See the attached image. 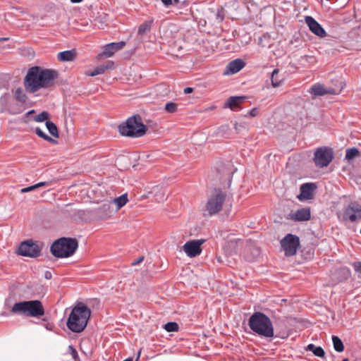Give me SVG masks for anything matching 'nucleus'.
<instances>
[{
  "instance_id": "obj_1",
  "label": "nucleus",
  "mask_w": 361,
  "mask_h": 361,
  "mask_svg": "<svg viewBox=\"0 0 361 361\" xmlns=\"http://www.w3.org/2000/svg\"><path fill=\"white\" fill-rule=\"evenodd\" d=\"M57 77L58 73L55 70L32 66L28 69L23 83L29 92L35 93L41 89L51 86Z\"/></svg>"
},
{
  "instance_id": "obj_2",
  "label": "nucleus",
  "mask_w": 361,
  "mask_h": 361,
  "mask_svg": "<svg viewBox=\"0 0 361 361\" xmlns=\"http://www.w3.org/2000/svg\"><path fill=\"white\" fill-rule=\"evenodd\" d=\"M90 316V309L84 303L78 302L72 309L66 326L71 331L80 333L87 326Z\"/></svg>"
},
{
  "instance_id": "obj_3",
  "label": "nucleus",
  "mask_w": 361,
  "mask_h": 361,
  "mask_svg": "<svg viewBox=\"0 0 361 361\" xmlns=\"http://www.w3.org/2000/svg\"><path fill=\"white\" fill-rule=\"evenodd\" d=\"M250 329L257 335L265 338H271L274 335L273 324L265 314L256 312L248 320Z\"/></svg>"
},
{
  "instance_id": "obj_4",
  "label": "nucleus",
  "mask_w": 361,
  "mask_h": 361,
  "mask_svg": "<svg viewBox=\"0 0 361 361\" xmlns=\"http://www.w3.org/2000/svg\"><path fill=\"white\" fill-rule=\"evenodd\" d=\"M78 247V240L71 238H60L51 244L50 252L56 258H67L75 252Z\"/></svg>"
},
{
  "instance_id": "obj_5",
  "label": "nucleus",
  "mask_w": 361,
  "mask_h": 361,
  "mask_svg": "<svg viewBox=\"0 0 361 361\" xmlns=\"http://www.w3.org/2000/svg\"><path fill=\"white\" fill-rule=\"evenodd\" d=\"M118 130L123 136L140 137L145 135L146 127L140 116L130 117L126 123L119 125Z\"/></svg>"
},
{
  "instance_id": "obj_6",
  "label": "nucleus",
  "mask_w": 361,
  "mask_h": 361,
  "mask_svg": "<svg viewBox=\"0 0 361 361\" xmlns=\"http://www.w3.org/2000/svg\"><path fill=\"white\" fill-rule=\"evenodd\" d=\"M11 312L33 317H39L44 314L43 305L37 300L16 302L11 308Z\"/></svg>"
},
{
  "instance_id": "obj_7",
  "label": "nucleus",
  "mask_w": 361,
  "mask_h": 361,
  "mask_svg": "<svg viewBox=\"0 0 361 361\" xmlns=\"http://www.w3.org/2000/svg\"><path fill=\"white\" fill-rule=\"evenodd\" d=\"M225 200V193L220 190H215V191L209 196L205 206V209L208 214L213 216L219 213L223 207Z\"/></svg>"
},
{
  "instance_id": "obj_8",
  "label": "nucleus",
  "mask_w": 361,
  "mask_h": 361,
  "mask_svg": "<svg viewBox=\"0 0 361 361\" xmlns=\"http://www.w3.org/2000/svg\"><path fill=\"white\" fill-rule=\"evenodd\" d=\"M338 218L341 221L345 223L354 224L361 221V204L356 202H350L343 209Z\"/></svg>"
},
{
  "instance_id": "obj_9",
  "label": "nucleus",
  "mask_w": 361,
  "mask_h": 361,
  "mask_svg": "<svg viewBox=\"0 0 361 361\" xmlns=\"http://www.w3.org/2000/svg\"><path fill=\"white\" fill-rule=\"evenodd\" d=\"M280 243L285 255L290 257L296 254L297 250L300 247V239L297 235L288 233L281 240Z\"/></svg>"
},
{
  "instance_id": "obj_10",
  "label": "nucleus",
  "mask_w": 361,
  "mask_h": 361,
  "mask_svg": "<svg viewBox=\"0 0 361 361\" xmlns=\"http://www.w3.org/2000/svg\"><path fill=\"white\" fill-rule=\"evenodd\" d=\"M40 251V247L32 240H27L21 243L18 249V255L29 257L39 256Z\"/></svg>"
},
{
  "instance_id": "obj_11",
  "label": "nucleus",
  "mask_w": 361,
  "mask_h": 361,
  "mask_svg": "<svg viewBox=\"0 0 361 361\" xmlns=\"http://www.w3.org/2000/svg\"><path fill=\"white\" fill-rule=\"evenodd\" d=\"M333 159L331 149L327 147H321L314 152V161L316 166L322 168L327 166Z\"/></svg>"
},
{
  "instance_id": "obj_12",
  "label": "nucleus",
  "mask_w": 361,
  "mask_h": 361,
  "mask_svg": "<svg viewBox=\"0 0 361 361\" xmlns=\"http://www.w3.org/2000/svg\"><path fill=\"white\" fill-rule=\"evenodd\" d=\"M204 239L192 240L186 242L183 246V250L190 257L199 255L202 252L201 245L205 243Z\"/></svg>"
},
{
  "instance_id": "obj_13",
  "label": "nucleus",
  "mask_w": 361,
  "mask_h": 361,
  "mask_svg": "<svg viewBox=\"0 0 361 361\" xmlns=\"http://www.w3.org/2000/svg\"><path fill=\"white\" fill-rule=\"evenodd\" d=\"M343 85H341L340 89L336 90L332 87H326L324 85L316 83L311 86L309 92L314 97L324 96L326 94H338L343 88Z\"/></svg>"
},
{
  "instance_id": "obj_14",
  "label": "nucleus",
  "mask_w": 361,
  "mask_h": 361,
  "mask_svg": "<svg viewBox=\"0 0 361 361\" xmlns=\"http://www.w3.org/2000/svg\"><path fill=\"white\" fill-rule=\"evenodd\" d=\"M126 46V42H111L102 47V56L105 58L111 57L116 52L122 49Z\"/></svg>"
},
{
  "instance_id": "obj_15",
  "label": "nucleus",
  "mask_w": 361,
  "mask_h": 361,
  "mask_svg": "<svg viewBox=\"0 0 361 361\" xmlns=\"http://www.w3.org/2000/svg\"><path fill=\"white\" fill-rule=\"evenodd\" d=\"M306 24L308 25L310 31L319 37H324L326 32L322 25L312 16H306L305 18Z\"/></svg>"
},
{
  "instance_id": "obj_16",
  "label": "nucleus",
  "mask_w": 361,
  "mask_h": 361,
  "mask_svg": "<svg viewBox=\"0 0 361 361\" xmlns=\"http://www.w3.org/2000/svg\"><path fill=\"white\" fill-rule=\"evenodd\" d=\"M114 212H116L115 209L112 208L111 202L103 203L95 210L97 216L102 220L109 218Z\"/></svg>"
},
{
  "instance_id": "obj_17",
  "label": "nucleus",
  "mask_w": 361,
  "mask_h": 361,
  "mask_svg": "<svg viewBox=\"0 0 361 361\" xmlns=\"http://www.w3.org/2000/svg\"><path fill=\"white\" fill-rule=\"evenodd\" d=\"M245 66V63L240 59H236L235 60L231 61L228 63L226 67L224 74L226 75H233L240 70H242Z\"/></svg>"
},
{
  "instance_id": "obj_18",
  "label": "nucleus",
  "mask_w": 361,
  "mask_h": 361,
  "mask_svg": "<svg viewBox=\"0 0 361 361\" xmlns=\"http://www.w3.org/2000/svg\"><path fill=\"white\" fill-rule=\"evenodd\" d=\"M314 183H305L300 186V194L298 195L300 200H306L312 198L313 191L315 189Z\"/></svg>"
},
{
  "instance_id": "obj_19",
  "label": "nucleus",
  "mask_w": 361,
  "mask_h": 361,
  "mask_svg": "<svg viewBox=\"0 0 361 361\" xmlns=\"http://www.w3.org/2000/svg\"><path fill=\"white\" fill-rule=\"evenodd\" d=\"M311 214L309 208H302L290 214V219L297 221H305L310 219Z\"/></svg>"
},
{
  "instance_id": "obj_20",
  "label": "nucleus",
  "mask_w": 361,
  "mask_h": 361,
  "mask_svg": "<svg viewBox=\"0 0 361 361\" xmlns=\"http://www.w3.org/2000/svg\"><path fill=\"white\" fill-rule=\"evenodd\" d=\"M75 50H67L59 52L57 55V59L59 61L62 62L72 61L75 58Z\"/></svg>"
},
{
  "instance_id": "obj_21",
  "label": "nucleus",
  "mask_w": 361,
  "mask_h": 361,
  "mask_svg": "<svg viewBox=\"0 0 361 361\" xmlns=\"http://www.w3.org/2000/svg\"><path fill=\"white\" fill-rule=\"evenodd\" d=\"M13 94L15 99L21 104H25L28 100L27 94L22 87L13 90Z\"/></svg>"
},
{
  "instance_id": "obj_22",
  "label": "nucleus",
  "mask_w": 361,
  "mask_h": 361,
  "mask_svg": "<svg viewBox=\"0 0 361 361\" xmlns=\"http://www.w3.org/2000/svg\"><path fill=\"white\" fill-rule=\"evenodd\" d=\"M245 99V97H231L228 99L226 106L234 110L239 106L240 104L242 103Z\"/></svg>"
},
{
  "instance_id": "obj_23",
  "label": "nucleus",
  "mask_w": 361,
  "mask_h": 361,
  "mask_svg": "<svg viewBox=\"0 0 361 361\" xmlns=\"http://www.w3.org/2000/svg\"><path fill=\"white\" fill-rule=\"evenodd\" d=\"M128 201V195L123 194L118 197L112 199L110 202L112 204L116 205L115 212L119 210L121 207H123Z\"/></svg>"
},
{
  "instance_id": "obj_24",
  "label": "nucleus",
  "mask_w": 361,
  "mask_h": 361,
  "mask_svg": "<svg viewBox=\"0 0 361 361\" xmlns=\"http://www.w3.org/2000/svg\"><path fill=\"white\" fill-rule=\"evenodd\" d=\"M279 70L276 68L271 73V82L273 87H278L283 82V78L279 76Z\"/></svg>"
},
{
  "instance_id": "obj_25",
  "label": "nucleus",
  "mask_w": 361,
  "mask_h": 361,
  "mask_svg": "<svg viewBox=\"0 0 361 361\" xmlns=\"http://www.w3.org/2000/svg\"><path fill=\"white\" fill-rule=\"evenodd\" d=\"M307 350L312 351L315 356L319 357H324L325 355V352L322 347L316 346L312 343L307 346Z\"/></svg>"
},
{
  "instance_id": "obj_26",
  "label": "nucleus",
  "mask_w": 361,
  "mask_h": 361,
  "mask_svg": "<svg viewBox=\"0 0 361 361\" xmlns=\"http://www.w3.org/2000/svg\"><path fill=\"white\" fill-rule=\"evenodd\" d=\"M360 151L356 147L348 148L345 151V159L348 161H350L355 157H357L360 156Z\"/></svg>"
},
{
  "instance_id": "obj_27",
  "label": "nucleus",
  "mask_w": 361,
  "mask_h": 361,
  "mask_svg": "<svg viewBox=\"0 0 361 361\" xmlns=\"http://www.w3.org/2000/svg\"><path fill=\"white\" fill-rule=\"evenodd\" d=\"M332 341L334 348L336 351L341 353L344 350V345L343 341L336 336H332Z\"/></svg>"
},
{
  "instance_id": "obj_28",
  "label": "nucleus",
  "mask_w": 361,
  "mask_h": 361,
  "mask_svg": "<svg viewBox=\"0 0 361 361\" xmlns=\"http://www.w3.org/2000/svg\"><path fill=\"white\" fill-rule=\"evenodd\" d=\"M152 20L145 21L143 23H142L138 27V35H143L144 34L149 31L152 27Z\"/></svg>"
},
{
  "instance_id": "obj_29",
  "label": "nucleus",
  "mask_w": 361,
  "mask_h": 361,
  "mask_svg": "<svg viewBox=\"0 0 361 361\" xmlns=\"http://www.w3.org/2000/svg\"><path fill=\"white\" fill-rule=\"evenodd\" d=\"M46 127H47V130H49V133L52 136H54V137H59V131H58V128L55 123H54L53 122H51L50 121H46Z\"/></svg>"
},
{
  "instance_id": "obj_30",
  "label": "nucleus",
  "mask_w": 361,
  "mask_h": 361,
  "mask_svg": "<svg viewBox=\"0 0 361 361\" xmlns=\"http://www.w3.org/2000/svg\"><path fill=\"white\" fill-rule=\"evenodd\" d=\"M35 132L39 137H42L44 140L54 143L56 142V141L53 138L47 135L40 128H35Z\"/></svg>"
},
{
  "instance_id": "obj_31",
  "label": "nucleus",
  "mask_w": 361,
  "mask_h": 361,
  "mask_svg": "<svg viewBox=\"0 0 361 361\" xmlns=\"http://www.w3.org/2000/svg\"><path fill=\"white\" fill-rule=\"evenodd\" d=\"M106 69V66H101L95 68L92 71L87 73L88 76L94 77L98 75L103 74Z\"/></svg>"
},
{
  "instance_id": "obj_32",
  "label": "nucleus",
  "mask_w": 361,
  "mask_h": 361,
  "mask_svg": "<svg viewBox=\"0 0 361 361\" xmlns=\"http://www.w3.org/2000/svg\"><path fill=\"white\" fill-rule=\"evenodd\" d=\"M164 329L168 332L177 331L178 325L176 322H168L164 325Z\"/></svg>"
},
{
  "instance_id": "obj_33",
  "label": "nucleus",
  "mask_w": 361,
  "mask_h": 361,
  "mask_svg": "<svg viewBox=\"0 0 361 361\" xmlns=\"http://www.w3.org/2000/svg\"><path fill=\"white\" fill-rule=\"evenodd\" d=\"M49 118V114L48 112L47 111H42V113L39 114L38 115H37L34 120L36 121V122H43V121H48Z\"/></svg>"
},
{
  "instance_id": "obj_34",
  "label": "nucleus",
  "mask_w": 361,
  "mask_h": 361,
  "mask_svg": "<svg viewBox=\"0 0 361 361\" xmlns=\"http://www.w3.org/2000/svg\"><path fill=\"white\" fill-rule=\"evenodd\" d=\"M177 109H178V104L176 103H174V102H168L165 105V108L164 109L166 110V111H167L168 113H174L177 111Z\"/></svg>"
},
{
  "instance_id": "obj_35",
  "label": "nucleus",
  "mask_w": 361,
  "mask_h": 361,
  "mask_svg": "<svg viewBox=\"0 0 361 361\" xmlns=\"http://www.w3.org/2000/svg\"><path fill=\"white\" fill-rule=\"evenodd\" d=\"M224 19V8L219 9L216 13V20L219 23H221Z\"/></svg>"
},
{
  "instance_id": "obj_36",
  "label": "nucleus",
  "mask_w": 361,
  "mask_h": 361,
  "mask_svg": "<svg viewBox=\"0 0 361 361\" xmlns=\"http://www.w3.org/2000/svg\"><path fill=\"white\" fill-rule=\"evenodd\" d=\"M9 94L8 93H5L4 95H2L0 98V103L3 105V106H6L7 104H8V100L9 99Z\"/></svg>"
},
{
  "instance_id": "obj_37",
  "label": "nucleus",
  "mask_w": 361,
  "mask_h": 361,
  "mask_svg": "<svg viewBox=\"0 0 361 361\" xmlns=\"http://www.w3.org/2000/svg\"><path fill=\"white\" fill-rule=\"evenodd\" d=\"M353 267L358 274L361 275V262H356L353 264Z\"/></svg>"
},
{
  "instance_id": "obj_38",
  "label": "nucleus",
  "mask_w": 361,
  "mask_h": 361,
  "mask_svg": "<svg viewBox=\"0 0 361 361\" xmlns=\"http://www.w3.org/2000/svg\"><path fill=\"white\" fill-rule=\"evenodd\" d=\"M259 111L257 108H253L250 111H249L246 116H250L251 117H255L258 115Z\"/></svg>"
},
{
  "instance_id": "obj_39",
  "label": "nucleus",
  "mask_w": 361,
  "mask_h": 361,
  "mask_svg": "<svg viewBox=\"0 0 361 361\" xmlns=\"http://www.w3.org/2000/svg\"><path fill=\"white\" fill-rule=\"evenodd\" d=\"M69 350L73 358L75 360L78 356L77 350L72 345H69Z\"/></svg>"
},
{
  "instance_id": "obj_40",
  "label": "nucleus",
  "mask_w": 361,
  "mask_h": 361,
  "mask_svg": "<svg viewBox=\"0 0 361 361\" xmlns=\"http://www.w3.org/2000/svg\"><path fill=\"white\" fill-rule=\"evenodd\" d=\"M36 189L35 188V185H31V186H29V187H27V188H23L20 190V192L22 193H25V192H28L30 191H32L33 190Z\"/></svg>"
},
{
  "instance_id": "obj_41",
  "label": "nucleus",
  "mask_w": 361,
  "mask_h": 361,
  "mask_svg": "<svg viewBox=\"0 0 361 361\" xmlns=\"http://www.w3.org/2000/svg\"><path fill=\"white\" fill-rule=\"evenodd\" d=\"M47 185V182H39V183H37V184H35V188H36V189H37V188H40V187L44 186V185Z\"/></svg>"
},
{
  "instance_id": "obj_42",
  "label": "nucleus",
  "mask_w": 361,
  "mask_h": 361,
  "mask_svg": "<svg viewBox=\"0 0 361 361\" xmlns=\"http://www.w3.org/2000/svg\"><path fill=\"white\" fill-rule=\"evenodd\" d=\"M44 277L47 279H51V277H52V274H51V273L49 271H47L44 273Z\"/></svg>"
},
{
  "instance_id": "obj_43",
  "label": "nucleus",
  "mask_w": 361,
  "mask_h": 361,
  "mask_svg": "<svg viewBox=\"0 0 361 361\" xmlns=\"http://www.w3.org/2000/svg\"><path fill=\"white\" fill-rule=\"evenodd\" d=\"M144 259V257H140L138 259H137L136 261L133 262L132 263L133 265H137L139 263H140L141 262H142Z\"/></svg>"
},
{
  "instance_id": "obj_44",
  "label": "nucleus",
  "mask_w": 361,
  "mask_h": 361,
  "mask_svg": "<svg viewBox=\"0 0 361 361\" xmlns=\"http://www.w3.org/2000/svg\"><path fill=\"white\" fill-rule=\"evenodd\" d=\"M161 1L166 6L172 4V0H161Z\"/></svg>"
},
{
  "instance_id": "obj_45",
  "label": "nucleus",
  "mask_w": 361,
  "mask_h": 361,
  "mask_svg": "<svg viewBox=\"0 0 361 361\" xmlns=\"http://www.w3.org/2000/svg\"><path fill=\"white\" fill-rule=\"evenodd\" d=\"M192 87H186L184 89V93L185 94H189V93H191L192 92Z\"/></svg>"
},
{
  "instance_id": "obj_46",
  "label": "nucleus",
  "mask_w": 361,
  "mask_h": 361,
  "mask_svg": "<svg viewBox=\"0 0 361 361\" xmlns=\"http://www.w3.org/2000/svg\"><path fill=\"white\" fill-rule=\"evenodd\" d=\"M71 2H73V3H80V2H81L82 0H71Z\"/></svg>"
},
{
  "instance_id": "obj_47",
  "label": "nucleus",
  "mask_w": 361,
  "mask_h": 361,
  "mask_svg": "<svg viewBox=\"0 0 361 361\" xmlns=\"http://www.w3.org/2000/svg\"><path fill=\"white\" fill-rule=\"evenodd\" d=\"M234 127H235V129L236 130H239V129H238V128H239V126H238V123H235Z\"/></svg>"
},
{
  "instance_id": "obj_48",
  "label": "nucleus",
  "mask_w": 361,
  "mask_h": 361,
  "mask_svg": "<svg viewBox=\"0 0 361 361\" xmlns=\"http://www.w3.org/2000/svg\"><path fill=\"white\" fill-rule=\"evenodd\" d=\"M6 40H8V38H7V37H2V38H0V42H1V41H6Z\"/></svg>"
},
{
  "instance_id": "obj_49",
  "label": "nucleus",
  "mask_w": 361,
  "mask_h": 361,
  "mask_svg": "<svg viewBox=\"0 0 361 361\" xmlns=\"http://www.w3.org/2000/svg\"><path fill=\"white\" fill-rule=\"evenodd\" d=\"M123 361H133V358L128 357V358L124 360Z\"/></svg>"
},
{
  "instance_id": "obj_50",
  "label": "nucleus",
  "mask_w": 361,
  "mask_h": 361,
  "mask_svg": "<svg viewBox=\"0 0 361 361\" xmlns=\"http://www.w3.org/2000/svg\"><path fill=\"white\" fill-rule=\"evenodd\" d=\"M35 112L34 110H30V111H28V114H33Z\"/></svg>"
},
{
  "instance_id": "obj_51",
  "label": "nucleus",
  "mask_w": 361,
  "mask_h": 361,
  "mask_svg": "<svg viewBox=\"0 0 361 361\" xmlns=\"http://www.w3.org/2000/svg\"><path fill=\"white\" fill-rule=\"evenodd\" d=\"M174 1H175L176 3H178V0H174Z\"/></svg>"
}]
</instances>
